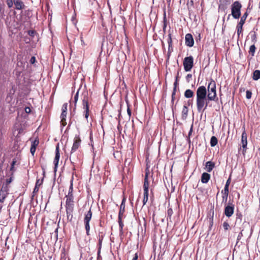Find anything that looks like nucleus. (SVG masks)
Returning a JSON list of instances; mask_svg holds the SVG:
<instances>
[{"mask_svg":"<svg viewBox=\"0 0 260 260\" xmlns=\"http://www.w3.org/2000/svg\"><path fill=\"white\" fill-rule=\"evenodd\" d=\"M241 144L243 148V154L246 152L247 149V134L245 130L243 132L241 136Z\"/></svg>","mask_w":260,"mask_h":260,"instance_id":"nucleus-8","label":"nucleus"},{"mask_svg":"<svg viewBox=\"0 0 260 260\" xmlns=\"http://www.w3.org/2000/svg\"><path fill=\"white\" fill-rule=\"evenodd\" d=\"M138 258V256L137 253H135L134 257L133 258L132 260H137Z\"/></svg>","mask_w":260,"mask_h":260,"instance_id":"nucleus-45","label":"nucleus"},{"mask_svg":"<svg viewBox=\"0 0 260 260\" xmlns=\"http://www.w3.org/2000/svg\"><path fill=\"white\" fill-rule=\"evenodd\" d=\"M34 32L33 31H28V34L30 35V36H33V34H34Z\"/></svg>","mask_w":260,"mask_h":260,"instance_id":"nucleus-49","label":"nucleus"},{"mask_svg":"<svg viewBox=\"0 0 260 260\" xmlns=\"http://www.w3.org/2000/svg\"><path fill=\"white\" fill-rule=\"evenodd\" d=\"M234 205H228L225 207L224 209V214L226 215V216L230 217L232 216V215L234 213Z\"/></svg>","mask_w":260,"mask_h":260,"instance_id":"nucleus-9","label":"nucleus"},{"mask_svg":"<svg viewBox=\"0 0 260 260\" xmlns=\"http://www.w3.org/2000/svg\"><path fill=\"white\" fill-rule=\"evenodd\" d=\"M13 1H11V2H8V7H9V8H11V7L12 6V5H13Z\"/></svg>","mask_w":260,"mask_h":260,"instance_id":"nucleus-46","label":"nucleus"},{"mask_svg":"<svg viewBox=\"0 0 260 260\" xmlns=\"http://www.w3.org/2000/svg\"><path fill=\"white\" fill-rule=\"evenodd\" d=\"M252 78L254 80H257L260 78L259 70H255L253 72Z\"/></svg>","mask_w":260,"mask_h":260,"instance_id":"nucleus-19","label":"nucleus"},{"mask_svg":"<svg viewBox=\"0 0 260 260\" xmlns=\"http://www.w3.org/2000/svg\"><path fill=\"white\" fill-rule=\"evenodd\" d=\"M243 25H242V24H239V23H238V24L237 25V34H238V38H239L240 35L242 32Z\"/></svg>","mask_w":260,"mask_h":260,"instance_id":"nucleus-23","label":"nucleus"},{"mask_svg":"<svg viewBox=\"0 0 260 260\" xmlns=\"http://www.w3.org/2000/svg\"><path fill=\"white\" fill-rule=\"evenodd\" d=\"M193 95V92L191 89H187L184 92V96L186 98H192Z\"/></svg>","mask_w":260,"mask_h":260,"instance_id":"nucleus-18","label":"nucleus"},{"mask_svg":"<svg viewBox=\"0 0 260 260\" xmlns=\"http://www.w3.org/2000/svg\"><path fill=\"white\" fill-rule=\"evenodd\" d=\"M255 49L256 48L254 45H252L250 46L249 48V53H250L252 56L254 55L255 52Z\"/></svg>","mask_w":260,"mask_h":260,"instance_id":"nucleus-26","label":"nucleus"},{"mask_svg":"<svg viewBox=\"0 0 260 260\" xmlns=\"http://www.w3.org/2000/svg\"><path fill=\"white\" fill-rule=\"evenodd\" d=\"M39 185H40V184H39V182H38L37 184V186L38 187Z\"/></svg>","mask_w":260,"mask_h":260,"instance_id":"nucleus-50","label":"nucleus"},{"mask_svg":"<svg viewBox=\"0 0 260 260\" xmlns=\"http://www.w3.org/2000/svg\"><path fill=\"white\" fill-rule=\"evenodd\" d=\"M25 111L26 113H29L30 112V109L29 107H26Z\"/></svg>","mask_w":260,"mask_h":260,"instance_id":"nucleus-47","label":"nucleus"},{"mask_svg":"<svg viewBox=\"0 0 260 260\" xmlns=\"http://www.w3.org/2000/svg\"><path fill=\"white\" fill-rule=\"evenodd\" d=\"M81 140L79 137V136H76L74 138V141L72 147V149L71 151V154L70 156V159L72 160V155L74 152H75L80 147L81 144Z\"/></svg>","mask_w":260,"mask_h":260,"instance_id":"nucleus-6","label":"nucleus"},{"mask_svg":"<svg viewBox=\"0 0 260 260\" xmlns=\"http://www.w3.org/2000/svg\"><path fill=\"white\" fill-rule=\"evenodd\" d=\"M122 217H123L118 216V223H119V228H120V232L122 231L123 228V226H124V224H123V222L122 221Z\"/></svg>","mask_w":260,"mask_h":260,"instance_id":"nucleus-25","label":"nucleus"},{"mask_svg":"<svg viewBox=\"0 0 260 260\" xmlns=\"http://www.w3.org/2000/svg\"><path fill=\"white\" fill-rule=\"evenodd\" d=\"M242 231L243 230L241 231V232L239 234L237 237V243L238 242V241L241 239L242 237L243 236Z\"/></svg>","mask_w":260,"mask_h":260,"instance_id":"nucleus-37","label":"nucleus"},{"mask_svg":"<svg viewBox=\"0 0 260 260\" xmlns=\"http://www.w3.org/2000/svg\"><path fill=\"white\" fill-rule=\"evenodd\" d=\"M82 105H83V108L84 109V114L85 117L88 120V118L89 116V105L87 100V98L85 96H84L83 99L82 100Z\"/></svg>","mask_w":260,"mask_h":260,"instance_id":"nucleus-7","label":"nucleus"},{"mask_svg":"<svg viewBox=\"0 0 260 260\" xmlns=\"http://www.w3.org/2000/svg\"><path fill=\"white\" fill-rule=\"evenodd\" d=\"M229 187L228 185H225L224 189L222 190L221 193L222 194H229Z\"/></svg>","mask_w":260,"mask_h":260,"instance_id":"nucleus-29","label":"nucleus"},{"mask_svg":"<svg viewBox=\"0 0 260 260\" xmlns=\"http://www.w3.org/2000/svg\"><path fill=\"white\" fill-rule=\"evenodd\" d=\"M73 183H71L69 189V191L68 194L66 196V197H74L73 194Z\"/></svg>","mask_w":260,"mask_h":260,"instance_id":"nucleus-22","label":"nucleus"},{"mask_svg":"<svg viewBox=\"0 0 260 260\" xmlns=\"http://www.w3.org/2000/svg\"><path fill=\"white\" fill-rule=\"evenodd\" d=\"M193 66V58L192 56L184 58L183 60V66L186 72L190 71Z\"/></svg>","mask_w":260,"mask_h":260,"instance_id":"nucleus-4","label":"nucleus"},{"mask_svg":"<svg viewBox=\"0 0 260 260\" xmlns=\"http://www.w3.org/2000/svg\"><path fill=\"white\" fill-rule=\"evenodd\" d=\"M92 217V212L89 210L86 214H85V217L84 218V222L85 224V228L86 232V234L89 235L90 225L89 222Z\"/></svg>","mask_w":260,"mask_h":260,"instance_id":"nucleus-5","label":"nucleus"},{"mask_svg":"<svg viewBox=\"0 0 260 260\" xmlns=\"http://www.w3.org/2000/svg\"><path fill=\"white\" fill-rule=\"evenodd\" d=\"M242 5L238 1L235 2L231 6L232 15L235 19H239L241 16Z\"/></svg>","mask_w":260,"mask_h":260,"instance_id":"nucleus-3","label":"nucleus"},{"mask_svg":"<svg viewBox=\"0 0 260 260\" xmlns=\"http://www.w3.org/2000/svg\"><path fill=\"white\" fill-rule=\"evenodd\" d=\"M191 78H192L191 74H187L186 76V80L187 82H189Z\"/></svg>","mask_w":260,"mask_h":260,"instance_id":"nucleus-36","label":"nucleus"},{"mask_svg":"<svg viewBox=\"0 0 260 260\" xmlns=\"http://www.w3.org/2000/svg\"><path fill=\"white\" fill-rule=\"evenodd\" d=\"M185 44L187 46L192 47L194 44V41L192 35L187 34L185 36Z\"/></svg>","mask_w":260,"mask_h":260,"instance_id":"nucleus-11","label":"nucleus"},{"mask_svg":"<svg viewBox=\"0 0 260 260\" xmlns=\"http://www.w3.org/2000/svg\"><path fill=\"white\" fill-rule=\"evenodd\" d=\"M215 166V164L211 161H208L206 164V170L208 172H211Z\"/></svg>","mask_w":260,"mask_h":260,"instance_id":"nucleus-17","label":"nucleus"},{"mask_svg":"<svg viewBox=\"0 0 260 260\" xmlns=\"http://www.w3.org/2000/svg\"><path fill=\"white\" fill-rule=\"evenodd\" d=\"M67 112L62 111L61 114L60 115L61 121L60 122L61 125L63 126H64L67 124L66 122V117H67Z\"/></svg>","mask_w":260,"mask_h":260,"instance_id":"nucleus-15","label":"nucleus"},{"mask_svg":"<svg viewBox=\"0 0 260 260\" xmlns=\"http://www.w3.org/2000/svg\"><path fill=\"white\" fill-rule=\"evenodd\" d=\"M177 77H176V81L175 82H174V89H173V92L172 93V98H173V96L175 94V91H176V87H177V85L178 84V83H177Z\"/></svg>","mask_w":260,"mask_h":260,"instance_id":"nucleus-28","label":"nucleus"},{"mask_svg":"<svg viewBox=\"0 0 260 260\" xmlns=\"http://www.w3.org/2000/svg\"><path fill=\"white\" fill-rule=\"evenodd\" d=\"M78 93H79V91H77V92L76 93V94H75V96H74V103H75V105L76 106L77 103V101H78Z\"/></svg>","mask_w":260,"mask_h":260,"instance_id":"nucleus-35","label":"nucleus"},{"mask_svg":"<svg viewBox=\"0 0 260 260\" xmlns=\"http://www.w3.org/2000/svg\"><path fill=\"white\" fill-rule=\"evenodd\" d=\"M248 16V14L247 12H245L243 15L241 17L240 20L238 23L243 25L245 22L246 18Z\"/></svg>","mask_w":260,"mask_h":260,"instance_id":"nucleus-21","label":"nucleus"},{"mask_svg":"<svg viewBox=\"0 0 260 260\" xmlns=\"http://www.w3.org/2000/svg\"><path fill=\"white\" fill-rule=\"evenodd\" d=\"M148 181V173H146L145 175L144 181Z\"/></svg>","mask_w":260,"mask_h":260,"instance_id":"nucleus-43","label":"nucleus"},{"mask_svg":"<svg viewBox=\"0 0 260 260\" xmlns=\"http://www.w3.org/2000/svg\"><path fill=\"white\" fill-rule=\"evenodd\" d=\"M36 61V58L34 56L31 57L30 59V62L32 64L34 63Z\"/></svg>","mask_w":260,"mask_h":260,"instance_id":"nucleus-41","label":"nucleus"},{"mask_svg":"<svg viewBox=\"0 0 260 260\" xmlns=\"http://www.w3.org/2000/svg\"><path fill=\"white\" fill-rule=\"evenodd\" d=\"M217 98L215 82L210 80L207 90L205 86H199L196 91V105L199 112H204L207 109L209 101H215Z\"/></svg>","mask_w":260,"mask_h":260,"instance_id":"nucleus-1","label":"nucleus"},{"mask_svg":"<svg viewBox=\"0 0 260 260\" xmlns=\"http://www.w3.org/2000/svg\"><path fill=\"white\" fill-rule=\"evenodd\" d=\"M222 226L224 230H228L230 228L229 224L228 223V222L225 221L223 223Z\"/></svg>","mask_w":260,"mask_h":260,"instance_id":"nucleus-31","label":"nucleus"},{"mask_svg":"<svg viewBox=\"0 0 260 260\" xmlns=\"http://www.w3.org/2000/svg\"><path fill=\"white\" fill-rule=\"evenodd\" d=\"M192 129H193V123L191 124L190 128V130H189V133H188V141H190L189 138H190V136L192 134V131H193Z\"/></svg>","mask_w":260,"mask_h":260,"instance_id":"nucleus-34","label":"nucleus"},{"mask_svg":"<svg viewBox=\"0 0 260 260\" xmlns=\"http://www.w3.org/2000/svg\"><path fill=\"white\" fill-rule=\"evenodd\" d=\"M188 108L186 106L184 105L182 110L181 118L183 120H185L188 115Z\"/></svg>","mask_w":260,"mask_h":260,"instance_id":"nucleus-16","label":"nucleus"},{"mask_svg":"<svg viewBox=\"0 0 260 260\" xmlns=\"http://www.w3.org/2000/svg\"><path fill=\"white\" fill-rule=\"evenodd\" d=\"M127 114L128 115H129V116L130 117L131 115V110L129 108V107L128 106L127 107Z\"/></svg>","mask_w":260,"mask_h":260,"instance_id":"nucleus-44","label":"nucleus"},{"mask_svg":"<svg viewBox=\"0 0 260 260\" xmlns=\"http://www.w3.org/2000/svg\"><path fill=\"white\" fill-rule=\"evenodd\" d=\"M231 179L230 178H229L228 180L226 182L225 185H228V187L229 186L230 183Z\"/></svg>","mask_w":260,"mask_h":260,"instance_id":"nucleus-48","label":"nucleus"},{"mask_svg":"<svg viewBox=\"0 0 260 260\" xmlns=\"http://www.w3.org/2000/svg\"><path fill=\"white\" fill-rule=\"evenodd\" d=\"M60 158V154L59 152V147L57 146L55 149V156L54 160V171L56 172L58 167V164Z\"/></svg>","mask_w":260,"mask_h":260,"instance_id":"nucleus-10","label":"nucleus"},{"mask_svg":"<svg viewBox=\"0 0 260 260\" xmlns=\"http://www.w3.org/2000/svg\"><path fill=\"white\" fill-rule=\"evenodd\" d=\"M210 179V175L207 173H203L201 176V182L203 183H207Z\"/></svg>","mask_w":260,"mask_h":260,"instance_id":"nucleus-14","label":"nucleus"},{"mask_svg":"<svg viewBox=\"0 0 260 260\" xmlns=\"http://www.w3.org/2000/svg\"><path fill=\"white\" fill-rule=\"evenodd\" d=\"M148 200V191H144V196H143V205H145L147 202Z\"/></svg>","mask_w":260,"mask_h":260,"instance_id":"nucleus-24","label":"nucleus"},{"mask_svg":"<svg viewBox=\"0 0 260 260\" xmlns=\"http://www.w3.org/2000/svg\"><path fill=\"white\" fill-rule=\"evenodd\" d=\"M39 141L38 140H35L32 142L31 146H34V147L36 148V146L38 145Z\"/></svg>","mask_w":260,"mask_h":260,"instance_id":"nucleus-38","label":"nucleus"},{"mask_svg":"<svg viewBox=\"0 0 260 260\" xmlns=\"http://www.w3.org/2000/svg\"><path fill=\"white\" fill-rule=\"evenodd\" d=\"M66 211L68 219L72 220L73 217L72 213L74 208V197H66Z\"/></svg>","mask_w":260,"mask_h":260,"instance_id":"nucleus-2","label":"nucleus"},{"mask_svg":"<svg viewBox=\"0 0 260 260\" xmlns=\"http://www.w3.org/2000/svg\"><path fill=\"white\" fill-rule=\"evenodd\" d=\"M39 181V180H38L37 181L36 183V185H35V188H34V192L35 191H38V190H39V187L37 186V184H38Z\"/></svg>","mask_w":260,"mask_h":260,"instance_id":"nucleus-42","label":"nucleus"},{"mask_svg":"<svg viewBox=\"0 0 260 260\" xmlns=\"http://www.w3.org/2000/svg\"><path fill=\"white\" fill-rule=\"evenodd\" d=\"M228 194H223V196H222L223 202H226L227 199H228Z\"/></svg>","mask_w":260,"mask_h":260,"instance_id":"nucleus-39","label":"nucleus"},{"mask_svg":"<svg viewBox=\"0 0 260 260\" xmlns=\"http://www.w3.org/2000/svg\"><path fill=\"white\" fill-rule=\"evenodd\" d=\"M218 142L217 138L215 136H212L210 140V145L212 147L215 146Z\"/></svg>","mask_w":260,"mask_h":260,"instance_id":"nucleus-20","label":"nucleus"},{"mask_svg":"<svg viewBox=\"0 0 260 260\" xmlns=\"http://www.w3.org/2000/svg\"><path fill=\"white\" fill-rule=\"evenodd\" d=\"M67 107H68V104L64 103L63 104L62 108H61V111L64 112H67Z\"/></svg>","mask_w":260,"mask_h":260,"instance_id":"nucleus-33","label":"nucleus"},{"mask_svg":"<svg viewBox=\"0 0 260 260\" xmlns=\"http://www.w3.org/2000/svg\"><path fill=\"white\" fill-rule=\"evenodd\" d=\"M13 2L17 10H22L24 8L25 5L20 0H13Z\"/></svg>","mask_w":260,"mask_h":260,"instance_id":"nucleus-12","label":"nucleus"},{"mask_svg":"<svg viewBox=\"0 0 260 260\" xmlns=\"http://www.w3.org/2000/svg\"><path fill=\"white\" fill-rule=\"evenodd\" d=\"M125 199H123L121 204L120 206V210L119 211L118 216L123 217L124 211H125Z\"/></svg>","mask_w":260,"mask_h":260,"instance_id":"nucleus-13","label":"nucleus"},{"mask_svg":"<svg viewBox=\"0 0 260 260\" xmlns=\"http://www.w3.org/2000/svg\"><path fill=\"white\" fill-rule=\"evenodd\" d=\"M36 148L34 147V146H31L30 151L32 155L34 154V153L36 151Z\"/></svg>","mask_w":260,"mask_h":260,"instance_id":"nucleus-40","label":"nucleus"},{"mask_svg":"<svg viewBox=\"0 0 260 260\" xmlns=\"http://www.w3.org/2000/svg\"><path fill=\"white\" fill-rule=\"evenodd\" d=\"M173 214V211L172 208H169L167 211L168 218L171 219L172 214Z\"/></svg>","mask_w":260,"mask_h":260,"instance_id":"nucleus-30","label":"nucleus"},{"mask_svg":"<svg viewBox=\"0 0 260 260\" xmlns=\"http://www.w3.org/2000/svg\"><path fill=\"white\" fill-rule=\"evenodd\" d=\"M149 186V183L148 181H144V185H143L144 191H148Z\"/></svg>","mask_w":260,"mask_h":260,"instance_id":"nucleus-27","label":"nucleus"},{"mask_svg":"<svg viewBox=\"0 0 260 260\" xmlns=\"http://www.w3.org/2000/svg\"><path fill=\"white\" fill-rule=\"evenodd\" d=\"M252 93L249 90H247L246 92V97L247 99H250L251 98Z\"/></svg>","mask_w":260,"mask_h":260,"instance_id":"nucleus-32","label":"nucleus"}]
</instances>
